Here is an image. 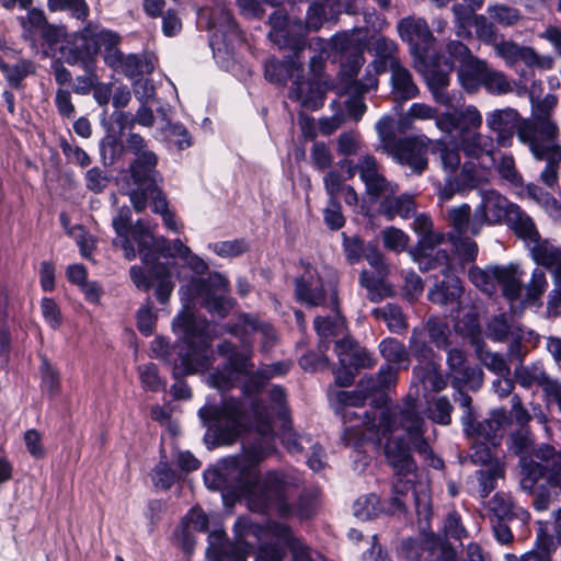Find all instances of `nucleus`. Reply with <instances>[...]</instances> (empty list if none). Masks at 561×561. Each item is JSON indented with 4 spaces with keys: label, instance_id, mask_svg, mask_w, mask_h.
<instances>
[{
    "label": "nucleus",
    "instance_id": "1",
    "mask_svg": "<svg viewBox=\"0 0 561 561\" xmlns=\"http://www.w3.org/2000/svg\"><path fill=\"white\" fill-rule=\"evenodd\" d=\"M423 424L414 402H408L404 408L385 407L375 409L371 414L366 412L360 425H347L343 432L342 440L346 446H357L363 440L380 442L387 438L385 453L397 474L392 499L393 512L403 511L409 500L414 502L419 514H426L428 511L427 483L419 480L409 448L402 443L405 435L421 455H431L432 450L423 439Z\"/></svg>",
    "mask_w": 561,
    "mask_h": 561
},
{
    "label": "nucleus",
    "instance_id": "2",
    "mask_svg": "<svg viewBox=\"0 0 561 561\" xmlns=\"http://www.w3.org/2000/svg\"><path fill=\"white\" fill-rule=\"evenodd\" d=\"M274 405L267 408L255 404L252 416L255 430L261 435L260 442L247 448L242 456L228 460L227 473L238 479V489L248 500V506L253 511H275L285 516L290 512L288 497L297 486V479L283 472H268L263 479H257L254 466L274 450L272 443L271 415L282 412L285 392L279 387L270 391Z\"/></svg>",
    "mask_w": 561,
    "mask_h": 561
},
{
    "label": "nucleus",
    "instance_id": "3",
    "mask_svg": "<svg viewBox=\"0 0 561 561\" xmlns=\"http://www.w3.org/2000/svg\"><path fill=\"white\" fill-rule=\"evenodd\" d=\"M228 282L219 274L209 276L208 282L193 278L186 287L181 288L183 310L173 320V331L182 334L188 343V350L180 353V363L175 364V375H187L201 371L208 365V358L205 354L210 345V339L205 331L207 322L205 319L196 318L192 306L195 299H201L209 312L225 317L232 308V301L224 297L227 291Z\"/></svg>",
    "mask_w": 561,
    "mask_h": 561
},
{
    "label": "nucleus",
    "instance_id": "4",
    "mask_svg": "<svg viewBox=\"0 0 561 561\" xmlns=\"http://www.w3.org/2000/svg\"><path fill=\"white\" fill-rule=\"evenodd\" d=\"M293 54H295L293 51ZM299 57H293L285 62L271 61L265 66V77L274 83H283L287 79H291L295 85L294 95L304 106L316 108L320 105L322 95L328 89V82L321 76L323 61L320 57L310 58V69L312 72L311 80H304L301 76V64L297 60Z\"/></svg>",
    "mask_w": 561,
    "mask_h": 561
},
{
    "label": "nucleus",
    "instance_id": "5",
    "mask_svg": "<svg viewBox=\"0 0 561 561\" xmlns=\"http://www.w3.org/2000/svg\"><path fill=\"white\" fill-rule=\"evenodd\" d=\"M557 136L558 127L550 118L525 122L518 129L519 141L529 147L537 160L547 161L540 178L548 186H553L557 182L561 162V146L556 142Z\"/></svg>",
    "mask_w": 561,
    "mask_h": 561
},
{
    "label": "nucleus",
    "instance_id": "6",
    "mask_svg": "<svg viewBox=\"0 0 561 561\" xmlns=\"http://www.w3.org/2000/svg\"><path fill=\"white\" fill-rule=\"evenodd\" d=\"M324 15L322 4H311L308 10L306 26H304L300 21H287L280 11H275L270 18L272 25L270 37L279 48H289L298 56L306 47L305 28L319 30L324 21Z\"/></svg>",
    "mask_w": 561,
    "mask_h": 561
},
{
    "label": "nucleus",
    "instance_id": "7",
    "mask_svg": "<svg viewBox=\"0 0 561 561\" xmlns=\"http://www.w3.org/2000/svg\"><path fill=\"white\" fill-rule=\"evenodd\" d=\"M296 296L309 306L323 305L328 297L330 305L335 309L337 300L335 273L331 270L320 273L310 265L306 266L305 272L297 280Z\"/></svg>",
    "mask_w": 561,
    "mask_h": 561
},
{
    "label": "nucleus",
    "instance_id": "8",
    "mask_svg": "<svg viewBox=\"0 0 561 561\" xmlns=\"http://www.w3.org/2000/svg\"><path fill=\"white\" fill-rule=\"evenodd\" d=\"M270 542L261 546L256 561H283L285 556L284 547L291 551V561H314L311 551L290 529L280 524L272 525L267 530Z\"/></svg>",
    "mask_w": 561,
    "mask_h": 561
},
{
    "label": "nucleus",
    "instance_id": "9",
    "mask_svg": "<svg viewBox=\"0 0 561 561\" xmlns=\"http://www.w3.org/2000/svg\"><path fill=\"white\" fill-rule=\"evenodd\" d=\"M205 423L217 428V438L221 444H231L245 428V415L237 401L230 400L224 407L205 405L199 410Z\"/></svg>",
    "mask_w": 561,
    "mask_h": 561
},
{
    "label": "nucleus",
    "instance_id": "10",
    "mask_svg": "<svg viewBox=\"0 0 561 561\" xmlns=\"http://www.w3.org/2000/svg\"><path fill=\"white\" fill-rule=\"evenodd\" d=\"M335 352L340 368L334 370V375L336 383L341 387H347L353 382L354 371L370 368L376 363L365 348L350 339L339 340L335 343Z\"/></svg>",
    "mask_w": 561,
    "mask_h": 561
},
{
    "label": "nucleus",
    "instance_id": "11",
    "mask_svg": "<svg viewBox=\"0 0 561 561\" xmlns=\"http://www.w3.org/2000/svg\"><path fill=\"white\" fill-rule=\"evenodd\" d=\"M218 353L227 359V366L222 371L211 373L208 376V382L218 390H227L240 376L248 375L253 367L250 362L251 352H237L231 343L224 342L218 346Z\"/></svg>",
    "mask_w": 561,
    "mask_h": 561
},
{
    "label": "nucleus",
    "instance_id": "12",
    "mask_svg": "<svg viewBox=\"0 0 561 561\" xmlns=\"http://www.w3.org/2000/svg\"><path fill=\"white\" fill-rule=\"evenodd\" d=\"M432 140L425 136H414L398 140L388 152L396 161L408 165L414 173L421 174L427 169V153Z\"/></svg>",
    "mask_w": 561,
    "mask_h": 561
},
{
    "label": "nucleus",
    "instance_id": "13",
    "mask_svg": "<svg viewBox=\"0 0 561 561\" xmlns=\"http://www.w3.org/2000/svg\"><path fill=\"white\" fill-rule=\"evenodd\" d=\"M481 204L474 210L473 230L481 231L484 225H497L507 221L516 205L493 190L480 191Z\"/></svg>",
    "mask_w": 561,
    "mask_h": 561
},
{
    "label": "nucleus",
    "instance_id": "14",
    "mask_svg": "<svg viewBox=\"0 0 561 561\" xmlns=\"http://www.w3.org/2000/svg\"><path fill=\"white\" fill-rule=\"evenodd\" d=\"M531 420L530 414L523 407L520 399L517 396L512 398V409L510 415L504 409H496L492 411L491 416L479 425L478 436L490 440L492 445H496L497 433L507 426L512 421H515L519 426H525Z\"/></svg>",
    "mask_w": 561,
    "mask_h": 561
},
{
    "label": "nucleus",
    "instance_id": "15",
    "mask_svg": "<svg viewBox=\"0 0 561 561\" xmlns=\"http://www.w3.org/2000/svg\"><path fill=\"white\" fill-rule=\"evenodd\" d=\"M130 278L135 286L142 290H149L154 287L156 297L161 304H165L173 291L174 284L171 280V273L163 264H156L147 276L139 266L130 267Z\"/></svg>",
    "mask_w": 561,
    "mask_h": 561
},
{
    "label": "nucleus",
    "instance_id": "16",
    "mask_svg": "<svg viewBox=\"0 0 561 561\" xmlns=\"http://www.w3.org/2000/svg\"><path fill=\"white\" fill-rule=\"evenodd\" d=\"M126 150L136 157L129 167L134 182L148 181L152 175H158L156 171L158 157L147 148L145 139L139 134L128 136Z\"/></svg>",
    "mask_w": 561,
    "mask_h": 561
},
{
    "label": "nucleus",
    "instance_id": "17",
    "mask_svg": "<svg viewBox=\"0 0 561 561\" xmlns=\"http://www.w3.org/2000/svg\"><path fill=\"white\" fill-rule=\"evenodd\" d=\"M400 37L411 46L414 59L427 57V53L435 38L423 19L405 18L398 24Z\"/></svg>",
    "mask_w": 561,
    "mask_h": 561
},
{
    "label": "nucleus",
    "instance_id": "18",
    "mask_svg": "<svg viewBox=\"0 0 561 561\" xmlns=\"http://www.w3.org/2000/svg\"><path fill=\"white\" fill-rule=\"evenodd\" d=\"M414 67L423 75L435 102L450 106L453 99L446 91V88L449 84V72L453 70V64L446 61L444 68L436 69L434 66H430L426 61V57H424L414 59Z\"/></svg>",
    "mask_w": 561,
    "mask_h": 561
},
{
    "label": "nucleus",
    "instance_id": "19",
    "mask_svg": "<svg viewBox=\"0 0 561 561\" xmlns=\"http://www.w3.org/2000/svg\"><path fill=\"white\" fill-rule=\"evenodd\" d=\"M539 118H549L547 114L537 115L533 119L519 121V115L516 110L506 107L502 110H494L486 115V125L493 133L496 134V140L500 145L506 146L512 139L514 131L518 133L519 127L525 122H536Z\"/></svg>",
    "mask_w": 561,
    "mask_h": 561
},
{
    "label": "nucleus",
    "instance_id": "20",
    "mask_svg": "<svg viewBox=\"0 0 561 561\" xmlns=\"http://www.w3.org/2000/svg\"><path fill=\"white\" fill-rule=\"evenodd\" d=\"M483 122L480 111L473 106L468 105L458 113L443 112L437 118L436 127L445 133L451 134L454 130H459V137L478 131Z\"/></svg>",
    "mask_w": 561,
    "mask_h": 561
},
{
    "label": "nucleus",
    "instance_id": "21",
    "mask_svg": "<svg viewBox=\"0 0 561 561\" xmlns=\"http://www.w3.org/2000/svg\"><path fill=\"white\" fill-rule=\"evenodd\" d=\"M94 39L92 26L84 27L73 36L71 43L68 42L67 45L61 46V57L71 65L78 62L84 65L85 61H93V57L99 53V45Z\"/></svg>",
    "mask_w": 561,
    "mask_h": 561
},
{
    "label": "nucleus",
    "instance_id": "22",
    "mask_svg": "<svg viewBox=\"0 0 561 561\" xmlns=\"http://www.w3.org/2000/svg\"><path fill=\"white\" fill-rule=\"evenodd\" d=\"M367 262L376 270L377 276L373 277L367 271L360 274V284L368 290V297L371 301H378L391 294L390 287L383 283L387 275V266L383 263V256L375 249H368L364 254Z\"/></svg>",
    "mask_w": 561,
    "mask_h": 561
},
{
    "label": "nucleus",
    "instance_id": "23",
    "mask_svg": "<svg viewBox=\"0 0 561 561\" xmlns=\"http://www.w3.org/2000/svg\"><path fill=\"white\" fill-rule=\"evenodd\" d=\"M157 178L158 175H152L148 181L134 182L136 187L129 192V199L137 213L145 210L148 198H151V206L154 213L162 215L169 211L168 202L158 187Z\"/></svg>",
    "mask_w": 561,
    "mask_h": 561
},
{
    "label": "nucleus",
    "instance_id": "24",
    "mask_svg": "<svg viewBox=\"0 0 561 561\" xmlns=\"http://www.w3.org/2000/svg\"><path fill=\"white\" fill-rule=\"evenodd\" d=\"M360 180L366 185L367 193L376 198L386 196L388 193H396L398 186L390 183L380 173L376 159L371 156H364L357 163Z\"/></svg>",
    "mask_w": 561,
    "mask_h": 561
},
{
    "label": "nucleus",
    "instance_id": "25",
    "mask_svg": "<svg viewBox=\"0 0 561 561\" xmlns=\"http://www.w3.org/2000/svg\"><path fill=\"white\" fill-rule=\"evenodd\" d=\"M397 381V371L387 366L381 368L376 378H365L362 380V390L358 391H343L340 394L341 401L347 407L362 405L367 396L374 391H379L389 388Z\"/></svg>",
    "mask_w": 561,
    "mask_h": 561
},
{
    "label": "nucleus",
    "instance_id": "26",
    "mask_svg": "<svg viewBox=\"0 0 561 561\" xmlns=\"http://www.w3.org/2000/svg\"><path fill=\"white\" fill-rule=\"evenodd\" d=\"M447 363L454 388H459L462 385L478 388L482 383V371L478 367L470 366L460 350H450Z\"/></svg>",
    "mask_w": 561,
    "mask_h": 561
},
{
    "label": "nucleus",
    "instance_id": "27",
    "mask_svg": "<svg viewBox=\"0 0 561 561\" xmlns=\"http://www.w3.org/2000/svg\"><path fill=\"white\" fill-rule=\"evenodd\" d=\"M389 65L387 71L391 72V88L394 99L407 101L419 94V88L412 79L410 71L404 68L398 58L386 60Z\"/></svg>",
    "mask_w": 561,
    "mask_h": 561
},
{
    "label": "nucleus",
    "instance_id": "28",
    "mask_svg": "<svg viewBox=\"0 0 561 561\" xmlns=\"http://www.w3.org/2000/svg\"><path fill=\"white\" fill-rule=\"evenodd\" d=\"M445 241V236L442 232L431 230L430 232L420 237L417 243V255L415 260L419 262L421 268L430 270L435 268L437 266H445L448 264V253L447 251H438L434 259V263L426 262L428 254L427 251L433 250L437 245L442 244Z\"/></svg>",
    "mask_w": 561,
    "mask_h": 561
},
{
    "label": "nucleus",
    "instance_id": "29",
    "mask_svg": "<svg viewBox=\"0 0 561 561\" xmlns=\"http://www.w3.org/2000/svg\"><path fill=\"white\" fill-rule=\"evenodd\" d=\"M207 525L208 518L201 510L193 508L184 517L180 528L178 529L176 536L186 552H191L194 547L193 534L196 531H204L207 528Z\"/></svg>",
    "mask_w": 561,
    "mask_h": 561
},
{
    "label": "nucleus",
    "instance_id": "30",
    "mask_svg": "<svg viewBox=\"0 0 561 561\" xmlns=\"http://www.w3.org/2000/svg\"><path fill=\"white\" fill-rule=\"evenodd\" d=\"M442 272L445 279L428 291V299L439 305L453 304L462 293L461 283L458 277L449 273L448 264L444 266Z\"/></svg>",
    "mask_w": 561,
    "mask_h": 561
},
{
    "label": "nucleus",
    "instance_id": "31",
    "mask_svg": "<svg viewBox=\"0 0 561 561\" xmlns=\"http://www.w3.org/2000/svg\"><path fill=\"white\" fill-rule=\"evenodd\" d=\"M134 225L130 224V211L127 207L119 209L117 216L113 218V228L117 234L113 243L124 250V255L127 260L136 257V251L131 243L129 236Z\"/></svg>",
    "mask_w": 561,
    "mask_h": 561
},
{
    "label": "nucleus",
    "instance_id": "32",
    "mask_svg": "<svg viewBox=\"0 0 561 561\" xmlns=\"http://www.w3.org/2000/svg\"><path fill=\"white\" fill-rule=\"evenodd\" d=\"M459 146L467 157L480 159L482 156H492L494 151L493 138L479 130L459 137Z\"/></svg>",
    "mask_w": 561,
    "mask_h": 561
},
{
    "label": "nucleus",
    "instance_id": "33",
    "mask_svg": "<svg viewBox=\"0 0 561 561\" xmlns=\"http://www.w3.org/2000/svg\"><path fill=\"white\" fill-rule=\"evenodd\" d=\"M494 288L496 284L502 286L504 296L514 300L518 297L522 285L517 268L514 265L493 266Z\"/></svg>",
    "mask_w": 561,
    "mask_h": 561
},
{
    "label": "nucleus",
    "instance_id": "34",
    "mask_svg": "<svg viewBox=\"0 0 561 561\" xmlns=\"http://www.w3.org/2000/svg\"><path fill=\"white\" fill-rule=\"evenodd\" d=\"M506 222L516 233V236H518L529 245L534 241H538L539 232L533 219L526 213H524L518 206L511 210V215Z\"/></svg>",
    "mask_w": 561,
    "mask_h": 561
},
{
    "label": "nucleus",
    "instance_id": "35",
    "mask_svg": "<svg viewBox=\"0 0 561 561\" xmlns=\"http://www.w3.org/2000/svg\"><path fill=\"white\" fill-rule=\"evenodd\" d=\"M489 69L490 68L485 61L480 60L472 55L461 65L460 80L462 85L467 90H476L483 81Z\"/></svg>",
    "mask_w": 561,
    "mask_h": 561
},
{
    "label": "nucleus",
    "instance_id": "36",
    "mask_svg": "<svg viewBox=\"0 0 561 561\" xmlns=\"http://www.w3.org/2000/svg\"><path fill=\"white\" fill-rule=\"evenodd\" d=\"M394 193H388L381 203L382 213L390 219L399 216L408 218L415 211L414 201L409 195L394 196Z\"/></svg>",
    "mask_w": 561,
    "mask_h": 561
},
{
    "label": "nucleus",
    "instance_id": "37",
    "mask_svg": "<svg viewBox=\"0 0 561 561\" xmlns=\"http://www.w3.org/2000/svg\"><path fill=\"white\" fill-rule=\"evenodd\" d=\"M460 146L450 140H436L434 151L438 153L442 168L447 173H454L460 165Z\"/></svg>",
    "mask_w": 561,
    "mask_h": 561
},
{
    "label": "nucleus",
    "instance_id": "38",
    "mask_svg": "<svg viewBox=\"0 0 561 561\" xmlns=\"http://www.w3.org/2000/svg\"><path fill=\"white\" fill-rule=\"evenodd\" d=\"M0 69L2 70L7 82L12 88H19L22 81L35 73V65L31 60L22 59L18 61L15 65L0 64Z\"/></svg>",
    "mask_w": 561,
    "mask_h": 561
},
{
    "label": "nucleus",
    "instance_id": "39",
    "mask_svg": "<svg viewBox=\"0 0 561 561\" xmlns=\"http://www.w3.org/2000/svg\"><path fill=\"white\" fill-rule=\"evenodd\" d=\"M448 220L450 225L459 232L478 234L480 231L473 230L474 214L471 215V208L468 204L453 207L448 210Z\"/></svg>",
    "mask_w": 561,
    "mask_h": 561
},
{
    "label": "nucleus",
    "instance_id": "40",
    "mask_svg": "<svg viewBox=\"0 0 561 561\" xmlns=\"http://www.w3.org/2000/svg\"><path fill=\"white\" fill-rule=\"evenodd\" d=\"M520 488L526 492H533L535 484L543 477V467L526 456L520 458Z\"/></svg>",
    "mask_w": 561,
    "mask_h": 561
},
{
    "label": "nucleus",
    "instance_id": "41",
    "mask_svg": "<svg viewBox=\"0 0 561 561\" xmlns=\"http://www.w3.org/2000/svg\"><path fill=\"white\" fill-rule=\"evenodd\" d=\"M440 116L438 110L425 104V103H413L404 117L399 121V128L404 130L411 127V123L413 121H431L435 119V124L437 123V118Z\"/></svg>",
    "mask_w": 561,
    "mask_h": 561
},
{
    "label": "nucleus",
    "instance_id": "42",
    "mask_svg": "<svg viewBox=\"0 0 561 561\" xmlns=\"http://www.w3.org/2000/svg\"><path fill=\"white\" fill-rule=\"evenodd\" d=\"M287 369H288V365L280 364V363L262 368V369L257 370L255 374H252L249 376V378L244 385V390L248 393L257 391L265 385V382L270 378H272L276 375H282V374L286 373Z\"/></svg>",
    "mask_w": 561,
    "mask_h": 561
},
{
    "label": "nucleus",
    "instance_id": "43",
    "mask_svg": "<svg viewBox=\"0 0 561 561\" xmlns=\"http://www.w3.org/2000/svg\"><path fill=\"white\" fill-rule=\"evenodd\" d=\"M457 178L460 181V186H463L465 190H472L489 181V172L473 163H465Z\"/></svg>",
    "mask_w": 561,
    "mask_h": 561
},
{
    "label": "nucleus",
    "instance_id": "44",
    "mask_svg": "<svg viewBox=\"0 0 561 561\" xmlns=\"http://www.w3.org/2000/svg\"><path fill=\"white\" fill-rule=\"evenodd\" d=\"M376 319L383 320L392 332H401L407 329V322L401 309L393 305H387L373 310Z\"/></svg>",
    "mask_w": 561,
    "mask_h": 561
},
{
    "label": "nucleus",
    "instance_id": "45",
    "mask_svg": "<svg viewBox=\"0 0 561 561\" xmlns=\"http://www.w3.org/2000/svg\"><path fill=\"white\" fill-rule=\"evenodd\" d=\"M379 352L388 362L403 365L405 368L409 365L408 352L404 345L396 339L388 337L381 341L379 344Z\"/></svg>",
    "mask_w": 561,
    "mask_h": 561
},
{
    "label": "nucleus",
    "instance_id": "46",
    "mask_svg": "<svg viewBox=\"0 0 561 561\" xmlns=\"http://www.w3.org/2000/svg\"><path fill=\"white\" fill-rule=\"evenodd\" d=\"M530 247L535 261L540 265L551 268L561 257V251L547 241H541L540 237Z\"/></svg>",
    "mask_w": 561,
    "mask_h": 561
},
{
    "label": "nucleus",
    "instance_id": "47",
    "mask_svg": "<svg viewBox=\"0 0 561 561\" xmlns=\"http://www.w3.org/2000/svg\"><path fill=\"white\" fill-rule=\"evenodd\" d=\"M243 331L255 333L261 339V347L264 352L268 351L276 341L273 328L267 323H261L256 319L245 318L243 321Z\"/></svg>",
    "mask_w": 561,
    "mask_h": 561
},
{
    "label": "nucleus",
    "instance_id": "48",
    "mask_svg": "<svg viewBox=\"0 0 561 561\" xmlns=\"http://www.w3.org/2000/svg\"><path fill=\"white\" fill-rule=\"evenodd\" d=\"M314 328L321 339L337 336L344 331V320L337 312L333 317H318L314 320Z\"/></svg>",
    "mask_w": 561,
    "mask_h": 561
},
{
    "label": "nucleus",
    "instance_id": "49",
    "mask_svg": "<svg viewBox=\"0 0 561 561\" xmlns=\"http://www.w3.org/2000/svg\"><path fill=\"white\" fill-rule=\"evenodd\" d=\"M414 370L422 382L426 387H431L434 391H440L447 386L445 378L440 375L437 366L433 362H427L424 368H415Z\"/></svg>",
    "mask_w": 561,
    "mask_h": 561
},
{
    "label": "nucleus",
    "instance_id": "50",
    "mask_svg": "<svg viewBox=\"0 0 561 561\" xmlns=\"http://www.w3.org/2000/svg\"><path fill=\"white\" fill-rule=\"evenodd\" d=\"M377 53L378 57L373 62L375 71L377 73L386 72L389 65L386 62L388 59L397 58L396 51L398 49L397 44L393 41H388L385 38L377 41Z\"/></svg>",
    "mask_w": 561,
    "mask_h": 561
},
{
    "label": "nucleus",
    "instance_id": "51",
    "mask_svg": "<svg viewBox=\"0 0 561 561\" xmlns=\"http://www.w3.org/2000/svg\"><path fill=\"white\" fill-rule=\"evenodd\" d=\"M42 389L49 397H55L60 392V377L57 369L46 359L42 364Z\"/></svg>",
    "mask_w": 561,
    "mask_h": 561
},
{
    "label": "nucleus",
    "instance_id": "52",
    "mask_svg": "<svg viewBox=\"0 0 561 561\" xmlns=\"http://www.w3.org/2000/svg\"><path fill=\"white\" fill-rule=\"evenodd\" d=\"M379 512V500L375 494L362 496L355 502L354 514L359 519H370Z\"/></svg>",
    "mask_w": 561,
    "mask_h": 561
},
{
    "label": "nucleus",
    "instance_id": "53",
    "mask_svg": "<svg viewBox=\"0 0 561 561\" xmlns=\"http://www.w3.org/2000/svg\"><path fill=\"white\" fill-rule=\"evenodd\" d=\"M481 84L493 94H505L512 91L506 77L499 71L489 69Z\"/></svg>",
    "mask_w": 561,
    "mask_h": 561
},
{
    "label": "nucleus",
    "instance_id": "54",
    "mask_svg": "<svg viewBox=\"0 0 561 561\" xmlns=\"http://www.w3.org/2000/svg\"><path fill=\"white\" fill-rule=\"evenodd\" d=\"M139 247V253L144 255V260L147 261L148 253L154 244L153 236L146 229L144 222L138 220L129 236Z\"/></svg>",
    "mask_w": 561,
    "mask_h": 561
},
{
    "label": "nucleus",
    "instance_id": "55",
    "mask_svg": "<svg viewBox=\"0 0 561 561\" xmlns=\"http://www.w3.org/2000/svg\"><path fill=\"white\" fill-rule=\"evenodd\" d=\"M522 61L528 67L540 71L550 70L554 60L550 55L538 54L534 48L526 46L522 55Z\"/></svg>",
    "mask_w": 561,
    "mask_h": 561
},
{
    "label": "nucleus",
    "instance_id": "56",
    "mask_svg": "<svg viewBox=\"0 0 561 561\" xmlns=\"http://www.w3.org/2000/svg\"><path fill=\"white\" fill-rule=\"evenodd\" d=\"M469 279L476 287L480 288L482 291L489 295L494 293L493 266L488 267L485 270H480L478 267L470 268Z\"/></svg>",
    "mask_w": 561,
    "mask_h": 561
},
{
    "label": "nucleus",
    "instance_id": "57",
    "mask_svg": "<svg viewBox=\"0 0 561 561\" xmlns=\"http://www.w3.org/2000/svg\"><path fill=\"white\" fill-rule=\"evenodd\" d=\"M526 46H519L512 41H503L494 44V50L505 60L507 65H515L522 61V55L524 54Z\"/></svg>",
    "mask_w": 561,
    "mask_h": 561
},
{
    "label": "nucleus",
    "instance_id": "58",
    "mask_svg": "<svg viewBox=\"0 0 561 561\" xmlns=\"http://www.w3.org/2000/svg\"><path fill=\"white\" fill-rule=\"evenodd\" d=\"M138 370L146 390L157 392L164 389L165 382L159 377L156 365L149 363L140 366Z\"/></svg>",
    "mask_w": 561,
    "mask_h": 561
},
{
    "label": "nucleus",
    "instance_id": "59",
    "mask_svg": "<svg viewBox=\"0 0 561 561\" xmlns=\"http://www.w3.org/2000/svg\"><path fill=\"white\" fill-rule=\"evenodd\" d=\"M410 348L415 357L422 360L430 362L432 357V350L426 344L425 332L422 329H413L410 339Z\"/></svg>",
    "mask_w": 561,
    "mask_h": 561
},
{
    "label": "nucleus",
    "instance_id": "60",
    "mask_svg": "<svg viewBox=\"0 0 561 561\" xmlns=\"http://www.w3.org/2000/svg\"><path fill=\"white\" fill-rule=\"evenodd\" d=\"M482 364L499 377L510 376L511 369L505 359L497 353L483 352L480 355Z\"/></svg>",
    "mask_w": 561,
    "mask_h": 561
},
{
    "label": "nucleus",
    "instance_id": "61",
    "mask_svg": "<svg viewBox=\"0 0 561 561\" xmlns=\"http://www.w3.org/2000/svg\"><path fill=\"white\" fill-rule=\"evenodd\" d=\"M383 244L396 252L403 251L409 242V237L400 229L390 227L382 231Z\"/></svg>",
    "mask_w": 561,
    "mask_h": 561
},
{
    "label": "nucleus",
    "instance_id": "62",
    "mask_svg": "<svg viewBox=\"0 0 561 561\" xmlns=\"http://www.w3.org/2000/svg\"><path fill=\"white\" fill-rule=\"evenodd\" d=\"M378 136L380 138L381 148L385 152H389L398 142L393 135V121L386 116L382 117L376 125Z\"/></svg>",
    "mask_w": 561,
    "mask_h": 561
},
{
    "label": "nucleus",
    "instance_id": "63",
    "mask_svg": "<svg viewBox=\"0 0 561 561\" xmlns=\"http://www.w3.org/2000/svg\"><path fill=\"white\" fill-rule=\"evenodd\" d=\"M336 149L340 154L352 156L360 150V137L355 131L343 133L336 140Z\"/></svg>",
    "mask_w": 561,
    "mask_h": 561
},
{
    "label": "nucleus",
    "instance_id": "64",
    "mask_svg": "<svg viewBox=\"0 0 561 561\" xmlns=\"http://www.w3.org/2000/svg\"><path fill=\"white\" fill-rule=\"evenodd\" d=\"M430 550L433 556L431 561H456V553L450 545L440 538L433 537Z\"/></svg>",
    "mask_w": 561,
    "mask_h": 561
}]
</instances>
